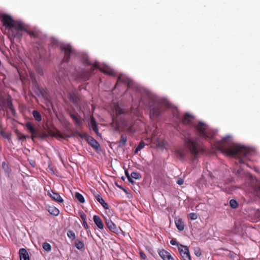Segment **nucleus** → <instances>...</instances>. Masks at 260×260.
Wrapping results in <instances>:
<instances>
[{"label": "nucleus", "instance_id": "obj_36", "mask_svg": "<svg viewBox=\"0 0 260 260\" xmlns=\"http://www.w3.org/2000/svg\"><path fill=\"white\" fill-rule=\"evenodd\" d=\"M176 154L177 156L180 158H183L184 157V155L183 153L179 150H177L176 151Z\"/></svg>", "mask_w": 260, "mask_h": 260}, {"label": "nucleus", "instance_id": "obj_5", "mask_svg": "<svg viewBox=\"0 0 260 260\" xmlns=\"http://www.w3.org/2000/svg\"><path fill=\"white\" fill-rule=\"evenodd\" d=\"M95 69H99L103 73L111 76L115 75L114 71L109 67L106 64H101L98 62H94V67L92 68L91 72H93Z\"/></svg>", "mask_w": 260, "mask_h": 260}, {"label": "nucleus", "instance_id": "obj_21", "mask_svg": "<svg viewBox=\"0 0 260 260\" xmlns=\"http://www.w3.org/2000/svg\"><path fill=\"white\" fill-rule=\"evenodd\" d=\"M32 115H33V116L34 117L35 119L37 121H41V120H42V116H41L40 113L39 111H38L37 110H34L32 111Z\"/></svg>", "mask_w": 260, "mask_h": 260}, {"label": "nucleus", "instance_id": "obj_52", "mask_svg": "<svg viewBox=\"0 0 260 260\" xmlns=\"http://www.w3.org/2000/svg\"><path fill=\"white\" fill-rule=\"evenodd\" d=\"M239 162L240 163H243V161H242V160L240 158H239Z\"/></svg>", "mask_w": 260, "mask_h": 260}, {"label": "nucleus", "instance_id": "obj_30", "mask_svg": "<svg viewBox=\"0 0 260 260\" xmlns=\"http://www.w3.org/2000/svg\"><path fill=\"white\" fill-rule=\"evenodd\" d=\"M131 177L135 179H139L141 178V175L137 172H133L131 174Z\"/></svg>", "mask_w": 260, "mask_h": 260}, {"label": "nucleus", "instance_id": "obj_32", "mask_svg": "<svg viewBox=\"0 0 260 260\" xmlns=\"http://www.w3.org/2000/svg\"><path fill=\"white\" fill-rule=\"evenodd\" d=\"M6 104L7 107L10 110H11L12 112H13L14 111V109L13 108L12 102L8 100L7 101Z\"/></svg>", "mask_w": 260, "mask_h": 260}, {"label": "nucleus", "instance_id": "obj_34", "mask_svg": "<svg viewBox=\"0 0 260 260\" xmlns=\"http://www.w3.org/2000/svg\"><path fill=\"white\" fill-rule=\"evenodd\" d=\"M79 214L80 215V217L82 219V221L86 220V215L83 211L79 212Z\"/></svg>", "mask_w": 260, "mask_h": 260}, {"label": "nucleus", "instance_id": "obj_37", "mask_svg": "<svg viewBox=\"0 0 260 260\" xmlns=\"http://www.w3.org/2000/svg\"><path fill=\"white\" fill-rule=\"evenodd\" d=\"M79 78H81V79L85 80L88 78V73L84 74L83 75H79Z\"/></svg>", "mask_w": 260, "mask_h": 260}, {"label": "nucleus", "instance_id": "obj_33", "mask_svg": "<svg viewBox=\"0 0 260 260\" xmlns=\"http://www.w3.org/2000/svg\"><path fill=\"white\" fill-rule=\"evenodd\" d=\"M230 205L232 208H236L237 207V203L235 200H231L230 201Z\"/></svg>", "mask_w": 260, "mask_h": 260}, {"label": "nucleus", "instance_id": "obj_45", "mask_svg": "<svg viewBox=\"0 0 260 260\" xmlns=\"http://www.w3.org/2000/svg\"><path fill=\"white\" fill-rule=\"evenodd\" d=\"M2 167H3V169H6L7 168V165L6 163V162L3 161L2 162Z\"/></svg>", "mask_w": 260, "mask_h": 260}, {"label": "nucleus", "instance_id": "obj_12", "mask_svg": "<svg viewBox=\"0 0 260 260\" xmlns=\"http://www.w3.org/2000/svg\"><path fill=\"white\" fill-rule=\"evenodd\" d=\"M20 260H29L28 253L24 248H21L19 250Z\"/></svg>", "mask_w": 260, "mask_h": 260}, {"label": "nucleus", "instance_id": "obj_51", "mask_svg": "<svg viewBox=\"0 0 260 260\" xmlns=\"http://www.w3.org/2000/svg\"><path fill=\"white\" fill-rule=\"evenodd\" d=\"M59 76H60V75L59 74ZM58 82H59V83H60V84H62V82L61 80L60 79V77H59Z\"/></svg>", "mask_w": 260, "mask_h": 260}, {"label": "nucleus", "instance_id": "obj_31", "mask_svg": "<svg viewBox=\"0 0 260 260\" xmlns=\"http://www.w3.org/2000/svg\"><path fill=\"white\" fill-rule=\"evenodd\" d=\"M67 235L72 240H74L76 238L75 233L72 231H69L67 233Z\"/></svg>", "mask_w": 260, "mask_h": 260}, {"label": "nucleus", "instance_id": "obj_57", "mask_svg": "<svg viewBox=\"0 0 260 260\" xmlns=\"http://www.w3.org/2000/svg\"><path fill=\"white\" fill-rule=\"evenodd\" d=\"M79 136L81 137H82V135L81 134H79Z\"/></svg>", "mask_w": 260, "mask_h": 260}, {"label": "nucleus", "instance_id": "obj_39", "mask_svg": "<svg viewBox=\"0 0 260 260\" xmlns=\"http://www.w3.org/2000/svg\"><path fill=\"white\" fill-rule=\"evenodd\" d=\"M183 182H184V180L183 179H182L181 178H178L177 181V183L178 185H181L183 184Z\"/></svg>", "mask_w": 260, "mask_h": 260}, {"label": "nucleus", "instance_id": "obj_20", "mask_svg": "<svg viewBox=\"0 0 260 260\" xmlns=\"http://www.w3.org/2000/svg\"><path fill=\"white\" fill-rule=\"evenodd\" d=\"M95 197L98 202L103 206V207H104L105 209L108 208V204L105 202L103 199L99 194L95 195Z\"/></svg>", "mask_w": 260, "mask_h": 260}, {"label": "nucleus", "instance_id": "obj_55", "mask_svg": "<svg viewBox=\"0 0 260 260\" xmlns=\"http://www.w3.org/2000/svg\"><path fill=\"white\" fill-rule=\"evenodd\" d=\"M32 165H34V164H35V162H31V164Z\"/></svg>", "mask_w": 260, "mask_h": 260}, {"label": "nucleus", "instance_id": "obj_9", "mask_svg": "<svg viewBox=\"0 0 260 260\" xmlns=\"http://www.w3.org/2000/svg\"><path fill=\"white\" fill-rule=\"evenodd\" d=\"M121 82L126 83L128 87L132 85V81L123 75L119 76L116 85Z\"/></svg>", "mask_w": 260, "mask_h": 260}, {"label": "nucleus", "instance_id": "obj_10", "mask_svg": "<svg viewBox=\"0 0 260 260\" xmlns=\"http://www.w3.org/2000/svg\"><path fill=\"white\" fill-rule=\"evenodd\" d=\"M47 194L53 200L58 203H62L63 202V200L60 196L58 193L53 192L52 190L48 191Z\"/></svg>", "mask_w": 260, "mask_h": 260}, {"label": "nucleus", "instance_id": "obj_26", "mask_svg": "<svg viewBox=\"0 0 260 260\" xmlns=\"http://www.w3.org/2000/svg\"><path fill=\"white\" fill-rule=\"evenodd\" d=\"M145 145V144L144 142L141 141L139 145L137 146V147L136 148L135 150V153H137L139 151H140L141 149H142Z\"/></svg>", "mask_w": 260, "mask_h": 260}, {"label": "nucleus", "instance_id": "obj_38", "mask_svg": "<svg viewBox=\"0 0 260 260\" xmlns=\"http://www.w3.org/2000/svg\"><path fill=\"white\" fill-rule=\"evenodd\" d=\"M170 243L172 245H178V247L180 245L178 243L177 241H176V239H173L171 240L170 241Z\"/></svg>", "mask_w": 260, "mask_h": 260}, {"label": "nucleus", "instance_id": "obj_18", "mask_svg": "<svg viewBox=\"0 0 260 260\" xmlns=\"http://www.w3.org/2000/svg\"><path fill=\"white\" fill-rule=\"evenodd\" d=\"M70 116L75 122L76 124L79 126H80L82 124V120L77 115L74 113H71Z\"/></svg>", "mask_w": 260, "mask_h": 260}, {"label": "nucleus", "instance_id": "obj_41", "mask_svg": "<svg viewBox=\"0 0 260 260\" xmlns=\"http://www.w3.org/2000/svg\"><path fill=\"white\" fill-rule=\"evenodd\" d=\"M26 136L24 135L18 136V138L19 140H25L26 139Z\"/></svg>", "mask_w": 260, "mask_h": 260}, {"label": "nucleus", "instance_id": "obj_13", "mask_svg": "<svg viewBox=\"0 0 260 260\" xmlns=\"http://www.w3.org/2000/svg\"><path fill=\"white\" fill-rule=\"evenodd\" d=\"M105 220L106 225L110 231L113 232L117 231L118 230L116 225L110 219L106 218Z\"/></svg>", "mask_w": 260, "mask_h": 260}, {"label": "nucleus", "instance_id": "obj_11", "mask_svg": "<svg viewBox=\"0 0 260 260\" xmlns=\"http://www.w3.org/2000/svg\"><path fill=\"white\" fill-rule=\"evenodd\" d=\"M89 125L92 129V130L96 134V135H98L99 134V132L98 127V125L95 121V119L92 116H91L90 118Z\"/></svg>", "mask_w": 260, "mask_h": 260}, {"label": "nucleus", "instance_id": "obj_35", "mask_svg": "<svg viewBox=\"0 0 260 260\" xmlns=\"http://www.w3.org/2000/svg\"><path fill=\"white\" fill-rule=\"evenodd\" d=\"M189 217L190 219L195 220L197 218L198 216H197V214H196L194 213H190L189 214Z\"/></svg>", "mask_w": 260, "mask_h": 260}, {"label": "nucleus", "instance_id": "obj_43", "mask_svg": "<svg viewBox=\"0 0 260 260\" xmlns=\"http://www.w3.org/2000/svg\"><path fill=\"white\" fill-rule=\"evenodd\" d=\"M195 254L198 256H199L201 255V253L200 252V251L199 250H196L195 252Z\"/></svg>", "mask_w": 260, "mask_h": 260}, {"label": "nucleus", "instance_id": "obj_40", "mask_svg": "<svg viewBox=\"0 0 260 260\" xmlns=\"http://www.w3.org/2000/svg\"><path fill=\"white\" fill-rule=\"evenodd\" d=\"M82 224L85 229H86V230L88 229L89 226H88L86 220L82 221Z\"/></svg>", "mask_w": 260, "mask_h": 260}, {"label": "nucleus", "instance_id": "obj_6", "mask_svg": "<svg viewBox=\"0 0 260 260\" xmlns=\"http://www.w3.org/2000/svg\"><path fill=\"white\" fill-rule=\"evenodd\" d=\"M60 48L64 52V56L62 60L63 62H68L70 60V54L74 52V49L70 44L62 43L60 45Z\"/></svg>", "mask_w": 260, "mask_h": 260}, {"label": "nucleus", "instance_id": "obj_53", "mask_svg": "<svg viewBox=\"0 0 260 260\" xmlns=\"http://www.w3.org/2000/svg\"><path fill=\"white\" fill-rule=\"evenodd\" d=\"M77 98H76L75 99V103H76V102H77Z\"/></svg>", "mask_w": 260, "mask_h": 260}, {"label": "nucleus", "instance_id": "obj_28", "mask_svg": "<svg viewBox=\"0 0 260 260\" xmlns=\"http://www.w3.org/2000/svg\"><path fill=\"white\" fill-rule=\"evenodd\" d=\"M76 247L78 249L81 250L84 248V244L81 241H77L76 242Z\"/></svg>", "mask_w": 260, "mask_h": 260}, {"label": "nucleus", "instance_id": "obj_56", "mask_svg": "<svg viewBox=\"0 0 260 260\" xmlns=\"http://www.w3.org/2000/svg\"><path fill=\"white\" fill-rule=\"evenodd\" d=\"M87 64H91V63H90V62H88V61H87Z\"/></svg>", "mask_w": 260, "mask_h": 260}, {"label": "nucleus", "instance_id": "obj_1", "mask_svg": "<svg viewBox=\"0 0 260 260\" xmlns=\"http://www.w3.org/2000/svg\"><path fill=\"white\" fill-rule=\"evenodd\" d=\"M217 148L223 153L231 156L246 157L252 150L235 143L231 138L227 136L218 143Z\"/></svg>", "mask_w": 260, "mask_h": 260}, {"label": "nucleus", "instance_id": "obj_25", "mask_svg": "<svg viewBox=\"0 0 260 260\" xmlns=\"http://www.w3.org/2000/svg\"><path fill=\"white\" fill-rule=\"evenodd\" d=\"M75 198L80 202L81 203H83L85 202V200L83 196L79 192L75 193Z\"/></svg>", "mask_w": 260, "mask_h": 260}, {"label": "nucleus", "instance_id": "obj_2", "mask_svg": "<svg viewBox=\"0 0 260 260\" xmlns=\"http://www.w3.org/2000/svg\"><path fill=\"white\" fill-rule=\"evenodd\" d=\"M2 21L4 25L9 29L13 28L18 32L24 30L26 31L31 37H37V35L35 32L26 30L23 23L21 21L14 20L12 17H2Z\"/></svg>", "mask_w": 260, "mask_h": 260}, {"label": "nucleus", "instance_id": "obj_46", "mask_svg": "<svg viewBox=\"0 0 260 260\" xmlns=\"http://www.w3.org/2000/svg\"><path fill=\"white\" fill-rule=\"evenodd\" d=\"M0 16H11L10 15L7 14L3 13L0 12Z\"/></svg>", "mask_w": 260, "mask_h": 260}, {"label": "nucleus", "instance_id": "obj_19", "mask_svg": "<svg viewBox=\"0 0 260 260\" xmlns=\"http://www.w3.org/2000/svg\"><path fill=\"white\" fill-rule=\"evenodd\" d=\"M159 254L164 260H166L171 255L169 252L164 249L159 251Z\"/></svg>", "mask_w": 260, "mask_h": 260}, {"label": "nucleus", "instance_id": "obj_50", "mask_svg": "<svg viewBox=\"0 0 260 260\" xmlns=\"http://www.w3.org/2000/svg\"><path fill=\"white\" fill-rule=\"evenodd\" d=\"M117 186H118L119 188H120V189H122L123 190H124V191H125V189L124 188H123L121 186H120V185H117Z\"/></svg>", "mask_w": 260, "mask_h": 260}, {"label": "nucleus", "instance_id": "obj_47", "mask_svg": "<svg viewBox=\"0 0 260 260\" xmlns=\"http://www.w3.org/2000/svg\"><path fill=\"white\" fill-rule=\"evenodd\" d=\"M125 175L126 177L128 178H131V175H129L128 172L127 171H125Z\"/></svg>", "mask_w": 260, "mask_h": 260}, {"label": "nucleus", "instance_id": "obj_27", "mask_svg": "<svg viewBox=\"0 0 260 260\" xmlns=\"http://www.w3.org/2000/svg\"><path fill=\"white\" fill-rule=\"evenodd\" d=\"M127 138L126 137L123 135H122L121 136L120 140L119 142V145L120 146H123L126 142Z\"/></svg>", "mask_w": 260, "mask_h": 260}, {"label": "nucleus", "instance_id": "obj_22", "mask_svg": "<svg viewBox=\"0 0 260 260\" xmlns=\"http://www.w3.org/2000/svg\"><path fill=\"white\" fill-rule=\"evenodd\" d=\"M175 224L179 231H182L184 229V224L181 220L177 219L175 220Z\"/></svg>", "mask_w": 260, "mask_h": 260}, {"label": "nucleus", "instance_id": "obj_29", "mask_svg": "<svg viewBox=\"0 0 260 260\" xmlns=\"http://www.w3.org/2000/svg\"><path fill=\"white\" fill-rule=\"evenodd\" d=\"M43 249L47 252H49L51 249V246L50 244L47 242H45L43 244Z\"/></svg>", "mask_w": 260, "mask_h": 260}, {"label": "nucleus", "instance_id": "obj_24", "mask_svg": "<svg viewBox=\"0 0 260 260\" xmlns=\"http://www.w3.org/2000/svg\"><path fill=\"white\" fill-rule=\"evenodd\" d=\"M150 112V115L153 116H157L159 114L158 109L156 107H151Z\"/></svg>", "mask_w": 260, "mask_h": 260}, {"label": "nucleus", "instance_id": "obj_16", "mask_svg": "<svg viewBox=\"0 0 260 260\" xmlns=\"http://www.w3.org/2000/svg\"><path fill=\"white\" fill-rule=\"evenodd\" d=\"M47 210L50 214L54 216H57L59 214V210L54 206H49L47 208Z\"/></svg>", "mask_w": 260, "mask_h": 260}, {"label": "nucleus", "instance_id": "obj_4", "mask_svg": "<svg viewBox=\"0 0 260 260\" xmlns=\"http://www.w3.org/2000/svg\"><path fill=\"white\" fill-rule=\"evenodd\" d=\"M185 143L187 148L192 154L197 155L200 152V149L198 144L190 137L185 138Z\"/></svg>", "mask_w": 260, "mask_h": 260}, {"label": "nucleus", "instance_id": "obj_15", "mask_svg": "<svg viewBox=\"0 0 260 260\" xmlns=\"http://www.w3.org/2000/svg\"><path fill=\"white\" fill-rule=\"evenodd\" d=\"M93 220L99 229L101 230L104 229V224L100 216L98 215H94Z\"/></svg>", "mask_w": 260, "mask_h": 260}, {"label": "nucleus", "instance_id": "obj_54", "mask_svg": "<svg viewBox=\"0 0 260 260\" xmlns=\"http://www.w3.org/2000/svg\"><path fill=\"white\" fill-rule=\"evenodd\" d=\"M32 165H34V164H35V162H31V164Z\"/></svg>", "mask_w": 260, "mask_h": 260}, {"label": "nucleus", "instance_id": "obj_3", "mask_svg": "<svg viewBox=\"0 0 260 260\" xmlns=\"http://www.w3.org/2000/svg\"><path fill=\"white\" fill-rule=\"evenodd\" d=\"M196 128L200 136L203 138H212L213 137V134L208 126L202 122H199L196 126Z\"/></svg>", "mask_w": 260, "mask_h": 260}, {"label": "nucleus", "instance_id": "obj_14", "mask_svg": "<svg viewBox=\"0 0 260 260\" xmlns=\"http://www.w3.org/2000/svg\"><path fill=\"white\" fill-rule=\"evenodd\" d=\"M193 116L190 114L186 113L182 119V122L184 124H190L193 120Z\"/></svg>", "mask_w": 260, "mask_h": 260}, {"label": "nucleus", "instance_id": "obj_44", "mask_svg": "<svg viewBox=\"0 0 260 260\" xmlns=\"http://www.w3.org/2000/svg\"><path fill=\"white\" fill-rule=\"evenodd\" d=\"M140 254L141 257L142 258H143V259H145L146 258V254L145 253H144L143 252H141L140 253Z\"/></svg>", "mask_w": 260, "mask_h": 260}, {"label": "nucleus", "instance_id": "obj_7", "mask_svg": "<svg viewBox=\"0 0 260 260\" xmlns=\"http://www.w3.org/2000/svg\"><path fill=\"white\" fill-rule=\"evenodd\" d=\"M178 250L183 260H191L189 249L187 246L180 245Z\"/></svg>", "mask_w": 260, "mask_h": 260}, {"label": "nucleus", "instance_id": "obj_42", "mask_svg": "<svg viewBox=\"0 0 260 260\" xmlns=\"http://www.w3.org/2000/svg\"><path fill=\"white\" fill-rule=\"evenodd\" d=\"M39 135H40V137H39L38 138H46L47 137V135L45 133L41 134L39 133Z\"/></svg>", "mask_w": 260, "mask_h": 260}, {"label": "nucleus", "instance_id": "obj_23", "mask_svg": "<svg viewBox=\"0 0 260 260\" xmlns=\"http://www.w3.org/2000/svg\"><path fill=\"white\" fill-rule=\"evenodd\" d=\"M112 110L113 112H115L116 114L118 115L122 113V109L119 107V106L117 104H114L113 108Z\"/></svg>", "mask_w": 260, "mask_h": 260}, {"label": "nucleus", "instance_id": "obj_17", "mask_svg": "<svg viewBox=\"0 0 260 260\" xmlns=\"http://www.w3.org/2000/svg\"><path fill=\"white\" fill-rule=\"evenodd\" d=\"M89 144L94 148L98 149L100 147L99 143L93 138L90 137L88 139Z\"/></svg>", "mask_w": 260, "mask_h": 260}, {"label": "nucleus", "instance_id": "obj_48", "mask_svg": "<svg viewBox=\"0 0 260 260\" xmlns=\"http://www.w3.org/2000/svg\"><path fill=\"white\" fill-rule=\"evenodd\" d=\"M128 180L129 182H131V183L132 184H134V180H133V178H128Z\"/></svg>", "mask_w": 260, "mask_h": 260}, {"label": "nucleus", "instance_id": "obj_8", "mask_svg": "<svg viewBox=\"0 0 260 260\" xmlns=\"http://www.w3.org/2000/svg\"><path fill=\"white\" fill-rule=\"evenodd\" d=\"M25 126L27 129L32 134L31 137L32 140L40 137L38 130L35 127L32 123L27 122L25 124Z\"/></svg>", "mask_w": 260, "mask_h": 260}, {"label": "nucleus", "instance_id": "obj_49", "mask_svg": "<svg viewBox=\"0 0 260 260\" xmlns=\"http://www.w3.org/2000/svg\"><path fill=\"white\" fill-rule=\"evenodd\" d=\"M166 260H175L172 256V255H170V256L167 258Z\"/></svg>", "mask_w": 260, "mask_h": 260}]
</instances>
